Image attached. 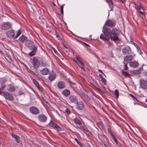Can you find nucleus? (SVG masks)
Instances as JSON below:
<instances>
[{
    "instance_id": "9d476101",
    "label": "nucleus",
    "mask_w": 147,
    "mask_h": 147,
    "mask_svg": "<svg viewBox=\"0 0 147 147\" xmlns=\"http://www.w3.org/2000/svg\"><path fill=\"white\" fill-rule=\"evenodd\" d=\"M3 95L6 99L12 101L13 100V97L12 95L7 92H3Z\"/></svg>"
},
{
    "instance_id": "79ce46f5",
    "label": "nucleus",
    "mask_w": 147,
    "mask_h": 147,
    "mask_svg": "<svg viewBox=\"0 0 147 147\" xmlns=\"http://www.w3.org/2000/svg\"><path fill=\"white\" fill-rule=\"evenodd\" d=\"M111 136H112V138L113 139V140H114L115 142V143H116L117 144V142H118L116 138H115V137L114 135H112Z\"/></svg>"
},
{
    "instance_id": "c756f323",
    "label": "nucleus",
    "mask_w": 147,
    "mask_h": 147,
    "mask_svg": "<svg viewBox=\"0 0 147 147\" xmlns=\"http://www.w3.org/2000/svg\"><path fill=\"white\" fill-rule=\"evenodd\" d=\"M32 71L36 76L38 73V70L35 67L33 68Z\"/></svg>"
},
{
    "instance_id": "f8f14e48",
    "label": "nucleus",
    "mask_w": 147,
    "mask_h": 147,
    "mask_svg": "<svg viewBox=\"0 0 147 147\" xmlns=\"http://www.w3.org/2000/svg\"><path fill=\"white\" fill-rule=\"evenodd\" d=\"M111 30L110 28L104 27L103 28L102 32L104 34L110 37Z\"/></svg>"
},
{
    "instance_id": "a19ab883",
    "label": "nucleus",
    "mask_w": 147,
    "mask_h": 147,
    "mask_svg": "<svg viewBox=\"0 0 147 147\" xmlns=\"http://www.w3.org/2000/svg\"><path fill=\"white\" fill-rule=\"evenodd\" d=\"M75 141L76 142L77 144L80 146L82 147L83 146V145H82V144L81 142H79L78 139L76 138H75Z\"/></svg>"
},
{
    "instance_id": "338daca9",
    "label": "nucleus",
    "mask_w": 147,
    "mask_h": 147,
    "mask_svg": "<svg viewBox=\"0 0 147 147\" xmlns=\"http://www.w3.org/2000/svg\"><path fill=\"white\" fill-rule=\"evenodd\" d=\"M63 46H64V47L65 48H67H67H67V47H66V46H65L64 45V44H63Z\"/></svg>"
},
{
    "instance_id": "ea45409f",
    "label": "nucleus",
    "mask_w": 147,
    "mask_h": 147,
    "mask_svg": "<svg viewBox=\"0 0 147 147\" xmlns=\"http://www.w3.org/2000/svg\"><path fill=\"white\" fill-rule=\"evenodd\" d=\"M80 42L81 44H82V45L87 48L89 47V45H88L87 44L84 42L81 41H80Z\"/></svg>"
},
{
    "instance_id": "8fccbe9b",
    "label": "nucleus",
    "mask_w": 147,
    "mask_h": 147,
    "mask_svg": "<svg viewBox=\"0 0 147 147\" xmlns=\"http://www.w3.org/2000/svg\"><path fill=\"white\" fill-rule=\"evenodd\" d=\"M52 49L54 51L55 53V54H57V55H58V54H59V53H58V52L56 51V50L53 47H52Z\"/></svg>"
},
{
    "instance_id": "72a5a7b5",
    "label": "nucleus",
    "mask_w": 147,
    "mask_h": 147,
    "mask_svg": "<svg viewBox=\"0 0 147 147\" xmlns=\"http://www.w3.org/2000/svg\"><path fill=\"white\" fill-rule=\"evenodd\" d=\"M7 81V80L5 78H0V83L1 84H4Z\"/></svg>"
},
{
    "instance_id": "e2e57ef3",
    "label": "nucleus",
    "mask_w": 147,
    "mask_h": 147,
    "mask_svg": "<svg viewBox=\"0 0 147 147\" xmlns=\"http://www.w3.org/2000/svg\"><path fill=\"white\" fill-rule=\"evenodd\" d=\"M119 1H121L122 2V3H123L124 1V0H119Z\"/></svg>"
},
{
    "instance_id": "b1692460",
    "label": "nucleus",
    "mask_w": 147,
    "mask_h": 147,
    "mask_svg": "<svg viewBox=\"0 0 147 147\" xmlns=\"http://www.w3.org/2000/svg\"><path fill=\"white\" fill-rule=\"evenodd\" d=\"M56 76L55 74H50L49 76V79L51 82L54 80Z\"/></svg>"
},
{
    "instance_id": "6e6d98bb",
    "label": "nucleus",
    "mask_w": 147,
    "mask_h": 147,
    "mask_svg": "<svg viewBox=\"0 0 147 147\" xmlns=\"http://www.w3.org/2000/svg\"><path fill=\"white\" fill-rule=\"evenodd\" d=\"M102 135H100V134H98V137L99 139L101 141H102V140L101 139V138L102 137Z\"/></svg>"
},
{
    "instance_id": "de8ad7c7",
    "label": "nucleus",
    "mask_w": 147,
    "mask_h": 147,
    "mask_svg": "<svg viewBox=\"0 0 147 147\" xmlns=\"http://www.w3.org/2000/svg\"><path fill=\"white\" fill-rule=\"evenodd\" d=\"M1 87L0 88V90H2L5 88V86L4 84H1Z\"/></svg>"
},
{
    "instance_id": "bf43d9fd",
    "label": "nucleus",
    "mask_w": 147,
    "mask_h": 147,
    "mask_svg": "<svg viewBox=\"0 0 147 147\" xmlns=\"http://www.w3.org/2000/svg\"><path fill=\"white\" fill-rule=\"evenodd\" d=\"M98 71L99 72L102 73V74L103 73V72H102V71L101 70H100V69L99 70H98Z\"/></svg>"
},
{
    "instance_id": "2eb2a0df",
    "label": "nucleus",
    "mask_w": 147,
    "mask_h": 147,
    "mask_svg": "<svg viewBox=\"0 0 147 147\" xmlns=\"http://www.w3.org/2000/svg\"><path fill=\"white\" fill-rule=\"evenodd\" d=\"M66 85L65 82L63 81H59L57 84V87L59 89H62L65 87Z\"/></svg>"
},
{
    "instance_id": "5fc2aeb1",
    "label": "nucleus",
    "mask_w": 147,
    "mask_h": 147,
    "mask_svg": "<svg viewBox=\"0 0 147 147\" xmlns=\"http://www.w3.org/2000/svg\"><path fill=\"white\" fill-rule=\"evenodd\" d=\"M132 44L136 47V48L139 47L138 45L134 42H132Z\"/></svg>"
},
{
    "instance_id": "393cba45",
    "label": "nucleus",
    "mask_w": 147,
    "mask_h": 147,
    "mask_svg": "<svg viewBox=\"0 0 147 147\" xmlns=\"http://www.w3.org/2000/svg\"><path fill=\"white\" fill-rule=\"evenodd\" d=\"M76 59L78 60V62L77 64L79 66V67H80V66H82V67H84V63L81 60H79L78 59V57H76Z\"/></svg>"
},
{
    "instance_id": "f257e3e1",
    "label": "nucleus",
    "mask_w": 147,
    "mask_h": 147,
    "mask_svg": "<svg viewBox=\"0 0 147 147\" xmlns=\"http://www.w3.org/2000/svg\"><path fill=\"white\" fill-rule=\"evenodd\" d=\"M25 45L27 48L32 50V51L29 54V55L30 56H34L36 53L37 49L33 42L30 40H28L25 42Z\"/></svg>"
},
{
    "instance_id": "7c9ffc66",
    "label": "nucleus",
    "mask_w": 147,
    "mask_h": 147,
    "mask_svg": "<svg viewBox=\"0 0 147 147\" xmlns=\"http://www.w3.org/2000/svg\"><path fill=\"white\" fill-rule=\"evenodd\" d=\"M122 75L125 77H129L130 75L128 73L124 71H122Z\"/></svg>"
},
{
    "instance_id": "dca6fc26",
    "label": "nucleus",
    "mask_w": 147,
    "mask_h": 147,
    "mask_svg": "<svg viewBox=\"0 0 147 147\" xmlns=\"http://www.w3.org/2000/svg\"><path fill=\"white\" fill-rule=\"evenodd\" d=\"M143 70V67H141L139 69H136V70L130 71V73L131 74H139L141 73L142 71Z\"/></svg>"
},
{
    "instance_id": "603ef678",
    "label": "nucleus",
    "mask_w": 147,
    "mask_h": 147,
    "mask_svg": "<svg viewBox=\"0 0 147 147\" xmlns=\"http://www.w3.org/2000/svg\"><path fill=\"white\" fill-rule=\"evenodd\" d=\"M130 95L133 98L134 100H136L137 102H138V101L137 100V99L133 95H132L131 94H130Z\"/></svg>"
},
{
    "instance_id": "473e14b6",
    "label": "nucleus",
    "mask_w": 147,
    "mask_h": 147,
    "mask_svg": "<svg viewBox=\"0 0 147 147\" xmlns=\"http://www.w3.org/2000/svg\"><path fill=\"white\" fill-rule=\"evenodd\" d=\"M37 77L38 78L39 80H41L42 81H44L45 78L42 77L38 73L36 75Z\"/></svg>"
},
{
    "instance_id": "37998d69",
    "label": "nucleus",
    "mask_w": 147,
    "mask_h": 147,
    "mask_svg": "<svg viewBox=\"0 0 147 147\" xmlns=\"http://www.w3.org/2000/svg\"><path fill=\"white\" fill-rule=\"evenodd\" d=\"M137 50L138 52H139V53L140 54L142 55V52L141 51L140 48L139 47H138L137 48Z\"/></svg>"
},
{
    "instance_id": "1a4fd4ad",
    "label": "nucleus",
    "mask_w": 147,
    "mask_h": 147,
    "mask_svg": "<svg viewBox=\"0 0 147 147\" xmlns=\"http://www.w3.org/2000/svg\"><path fill=\"white\" fill-rule=\"evenodd\" d=\"M76 107L79 110H82L85 107V105L83 102L80 101L76 103Z\"/></svg>"
},
{
    "instance_id": "c03bdc74",
    "label": "nucleus",
    "mask_w": 147,
    "mask_h": 147,
    "mask_svg": "<svg viewBox=\"0 0 147 147\" xmlns=\"http://www.w3.org/2000/svg\"><path fill=\"white\" fill-rule=\"evenodd\" d=\"M65 113H66L67 115H69L71 113V112L67 108L65 110Z\"/></svg>"
},
{
    "instance_id": "052dcab7",
    "label": "nucleus",
    "mask_w": 147,
    "mask_h": 147,
    "mask_svg": "<svg viewBox=\"0 0 147 147\" xmlns=\"http://www.w3.org/2000/svg\"><path fill=\"white\" fill-rule=\"evenodd\" d=\"M99 76L100 77V78H103V77H102V75H101V74H99Z\"/></svg>"
},
{
    "instance_id": "4d7b16f0",
    "label": "nucleus",
    "mask_w": 147,
    "mask_h": 147,
    "mask_svg": "<svg viewBox=\"0 0 147 147\" xmlns=\"http://www.w3.org/2000/svg\"><path fill=\"white\" fill-rule=\"evenodd\" d=\"M84 130L87 133H89V130L86 128H83Z\"/></svg>"
},
{
    "instance_id": "ddd939ff",
    "label": "nucleus",
    "mask_w": 147,
    "mask_h": 147,
    "mask_svg": "<svg viewBox=\"0 0 147 147\" xmlns=\"http://www.w3.org/2000/svg\"><path fill=\"white\" fill-rule=\"evenodd\" d=\"M140 87L143 89L145 90L147 88V82L143 80L140 81Z\"/></svg>"
},
{
    "instance_id": "49530a36",
    "label": "nucleus",
    "mask_w": 147,
    "mask_h": 147,
    "mask_svg": "<svg viewBox=\"0 0 147 147\" xmlns=\"http://www.w3.org/2000/svg\"><path fill=\"white\" fill-rule=\"evenodd\" d=\"M141 7V5H137L136 6V9H137L138 11H139L140 10Z\"/></svg>"
},
{
    "instance_id": "39448f33",
    "label": "nucleus",
    "mask_w": 147,
    "mask_h": 147,
    "mask_svg": "<svg viewBox=\"0 0 147 147\" xmlns=\"http://www.w3.org/2000/svg\"><path fill=\"white\" fill-rule=\"evenodd\" d=\"M68 99L70 103L75 104L78 101V99L77 97L73 94L70 95Z\"/></svg>"
},
{
    "instance_id": "58836bf2",
    "label": "nucleus",
    "mask_w": 147,
    "mask_h": 147,
    "mask_svg": "<svg viewBox=\"0 0 147 147\" xmlns=\"http://www.w3.org/2000/svg\"><path fill=\"white\" fill-rule=\"evenodd\" d=\"M65 5L64 4H63L62 5H61V6L60 8V11L61 13L63 15V6Z\"/></svg>"
},
{
    "instance_id": "3c124183",
    "label": "nucleus",
    "mask_w": 147,
    "mask_h": 147,
    "mask_svg": "<svg viewBox=\"0 0 147 147\" xmlns=\"http://www.w3.org/2000/svg\"><path fill=\"white\" fill-rule=\"evenodd\" d=\"M108 131L109 133H110V134L111 136L113 135L112 132L111 131V129L109 128H108Z\"/></svg>"
},
{
    "instance_id": "cd10ccee",
    "label": "nucleus",
    "mask_w": 147,
    "mask_h": 147,
    "mask_svg": "<svg viewBox=\"0 0 147 147\" xmlns=\"http://www.w3.org/2000/svg\"><path fill=\"white\" fill-rule=\"evenodd\" d=\"M56 124V123L53 122L52 120H51L50 121L49 123V126L52 127L53 128L55 126Z\"/></svg>"
},
{
    "instance_id": "4be33fe9",
    "label": "nucleus",
    "mask_w": 147,
    "mask_h": 147,
    "mask_svg": "<svg viewBox=\"0 0 147 147\" xmlns=\"http://www.w3.org/2000/svg\"><path fill=\"white\" fill-rule=\"evenodd\" d=\"M62 94L65 97L67 96L70 94V91L67 89H65L62 91Z\"/></svg>"
},
{
    "instance_id": "a18cd8bd",
    "label": "nucleus",
    "mask_w": 147,
    "mask_h": 147,
    "mask_svg": "<svg viewBox=\"0 0 147 147\" xmlns=\"http://www.w3.org/2000/svg\"><path fill=\"white\" fill-rule=\"evenodd\" d=\"M123 63L125 65V68H124V69L126 71L127 69H128V67H127V63H126L124 62H123Z\"/></svg>"
},
{
    "instance_id": "20e7f679",
    "label": "nucleus",
    "mask_w": 147,
    "mask_h": 147,
    "mask_svg": "<svg viewBox=\"0 0 147 147\" xmlns=\"http://www.w3.org/2000/svg\"><path fill=\"white\" fill-rule=\"evenodd\" d=\"M12 24L9 22H3L1 26V29L3 30L6 31L11 28Z\"/></svg>"
},
{
    "instance_id": "680f3d73",
    "label": "nucleus",
    "mask_w": 147,
    "mask_h": 147,
    "mask_svg": "<svg viewBox=\"0 0 147 147\" xmlns=\"http://www.w3.org/2000/svg\"><path fill=\"white\" fill-rule=\"evenodd\" d=\"M1 90H0V94H2V93L3 94V92H2L1 91Z\"/></svg>"
},
{
    "instance_id": "774afa93",
    "label": "nucleus",
    "mask_w": 147,
    "mask_h": 147,
    "mask_svg": "<svg viewBox=\"0 0 147 147\" xmlns=\"http://www.w3.org/2000/svg\"><path fill=\"white\" fill-rule=\"evenodd\" d=\"M86 147H91V146L90 145H88V146H86Z\"/></svg>"
},
{
    "instance_id": "864d4df0",
    "label": "nucleus",
    "mask_w": 147,
    "mask_h": 147,
    "mask_svg": "<svg viewBox=\"0 0 147 147\" xmlns=\"http://www.w3.org/2000/svg\"><path fill=\"white\" fill-rule=\"evenodd\" d=\"M91 85L92 86V87L93 88L98 90H100V89L99 88H98L97 87H96L92 83H91Z\"/></svg>"
},
{
    "instance_id": "f03ea898",
    "label": "nucleus",
    "mask_w": 147,
    "mask_h": 147,
    "mask_svg": "<svg viewBox=\"0 0 147 147\" xmlns=\"http://www.w3.org/2000/svg\"><path fill=\"white\" fill-rule=\"evenodd\" d=\"M119 30L117 28H113L111 30L110 38L111 40L117 42L120 41L119 38Z\"/></svg>"
},
{
    "instance_id": "f3484780",
    "label": "nucleus",
    "mask_w": 147,
    "mask_h": 147,
    "mask_svg": "<svg viewBox=\"0 0 147 147\" xmlns=\"http://www.w3.org/2000/svg\"><path fill=\"white\" fill-rule=\"evenodd\" d=\"M41 73L44 75H47L50 74V72L48 69L46 67L44 68L42 70H40Z\"/></svg>"
},
{
    "instance_id": "9b49d317",
    "label": "nucleus",
    "mask_w": 147,
    "mask_h": 147,
    "mask_svg": "<svg viewBox=\"0 0 147 147\" xmlns=\"http://www.w3.org/2000/svg\"><path fill=\"white\" fill-rule=\"evenodd\" d=\"M106 24L107 26L111 28L114 27L116 25L115 22L111 20H107Z\"/></svg>"
},
{
    "instance_id": "09e8293b",
    "label": "nucleus",
    "mask_w": 147,
    "mask_h": 147,
    "mask_svg": "<svg viewBox=\"0 0 147 147\" xmlns=\"http://www.w3.org/2000/svg\"><path fill=\"white\" fill-rule=\"evenodd\" d=\"M101 81L103 83H104V84H105L106 82V80L105 78H101Z\"/></svg>"
},
{
    "instance_id": "4c0bfd02",
    "label": "nucleus",
    "mask_w": 147,
    "mask_h": 147,
    "mask_svg": "<svg viewBox=\"0 0 147 147\" xmlns=\"http://www.w3.org/2000/svg\"><path fill=\"white\" fill-rule=\"evenodd\" d=\"M116 96V98H118L119 97V93L118 90L116 89L114 92Z\"/></svg>"
},
{
    "instance_id": "423d86ee",
    "label": "nucleus",
    "mask_w": 147,
    "mask_h": 147,
    "mask_svg": "<svg viewBox=\"0 0 147 147\" xmlns=\"http://www.w3.org/2000/svg\"><path fill=\"white\" fill-rule=\"evenodd\" d=\"M38 118L39 121L41 123L45 122L47 119V117L42 113L39 114L38 116Z\"/></svg>"
},
{
    "instance_id": "4468645a",
    "label": "nucleus",
    "mask_w": 147,
    "mask_h": 147,
    "mask_svg": "<svg viewBox=\"0 0 147 147\" xmlns=\"http://www.w3.org/2000/svg\"><path fill=\"white\" fill-rule=\"evenodd\" d=\"M6 34L8 38H11L14 37V31L13 30H10L6 33Z\"/></svg>"
},
{
    "instance_id": "e433bc0d",
    "label": "nucleus",
    "mask_w": 147,
    "mask_h": 147,
    "mask_svg": "<svg viewBox=\"0 0 147 147\" xmlns=\"http://www.w3.org/2000/svg\"><path fill=\"white\" fill-rule=\"evenodd\" d=\"M36 87H37L41 92H43V88L41 86L39 85H38Z\"/></svg>"
},
{
    "instance_id": "7ed1b4c3",
    "label": "nucleus",
    "mask_w": 147,
    "mask_h": 147,
    "mask_svg": "<svg viewBox=\"0 0 147 147\" xmlns=\"http://www.w3.org/2000/svg\"><path fill=\"white\" fill-rule=\"evenodd\" d=\"M122 53L123 55H127L129 54H132L133 53L131 47L128 46L127 45L123 48Z\"/></svg>"
},
{
    "instance_id": "13d9d810",
    "label": "nucleus",
    "mask_w": 147,
    "mask_h": 147,
    "mask_svg": "<svg viewBox=\"0 0 147 147\" xmlns=\"http://www.w3.org/2000/svg\"><path fill=\"white\" fill-rule=\"evenodd\" d=\"M60 58V59L63 60V58L62 56H61L59 54H58V55H57Z\"/></svg>"
},
{
    "instance_id": "f704fd0d",
    "label": "nucleus",
    "mask_w": 147,
    "mask_h": 147,
    "mask_svg": "<svg viewBox=\"0 0 147 147\" xmlns=\"http://www.w3.org/2000/svg\"><path fill=\"white\" fill-rule=\"evenodd\" d=\"M109 5L111 9L110 11H111L112 10V9L113 8V2L112 1L110 0V1H109Z\"/></svg>"
},
{
    "instance_id": "c85d7f7f",
    "label": "nucleus",
    "mask_w": 147,
    "mask_h": 147,
    "mask_svg": "<svg viewBox=\"0 0 147 147\" xmlns=\"http://www.w3.org/2000/svg\"><path fill=\"white\" fill-rule=\"evenodd\" d=\"M8 90L10 91L13 92L15 90V88L13 86L9 85V86L8 88Z\"/></svg>"
},
{
    "instance_id": "412c9836",
    "label": "nucleus",
    "mask_w": 147,
    "mask_h": 147,
    "mask_svg": "<svg viewBox=\"0 0 147 147\" xmlns=\"http://www.w3.org/2000/svg\"><path fill=\"white\" fill-rule=\"evenodd\" d=\"M11 135L12 137L14 138L18 143H19L20 141V137L17 135L13 134L12 133L11 134Z\"/></svg>"
},
{
    "instance_id": "2f4dec72",
    "label": "nucleus",
    "mask_w": 147,
    "mask_h": 147,
    "mask_svg": "<svg viewBox=\"0 0 147 147\" xmlns=\"http://www.w3.org/2000/svg\"><path fill=\"white\" fill-rule=\"evenodd\" d=\"M22 32L20 30H18L16 36H14V39H16L21 34Z\"/></svg>"
},
{
    "instance_id": "bb28decb",
    "label": "nucleus",
    "mask_w": 147,
    "mask_h": 147,
    "mask_svg": "<svg viewBox=\"0 0 147 147\" xmlns=\"http://www.w3.org/2000/svg\"><path fill=\"white\" fill-rule=\"evenodd\" d=\"M53 129H56L57 131H59L62 130L61 128L57 124L55 126Z\"/></svg>"
},
{
    "instance_id": "0e129e2a",
    "label": "nucleus",
    "mask_w": 147,
    "mask_h": 147,
    "mask_svg": "<svg viewBox=\"0 0 147 147\" xmlns=\"http://www.w3.org/2000/svg\"><path fill=\"white\" fill-rule=\"evenodd\" d=\"M139 13H140L142 15H144V13H142L141 11H139Z\"/></svg>"
},
{
    "instance_id": "6ab92c4d",
    "label": "nucleus",
    "mask_w": 147,
    "mask_h": 147,
    "mask_svg": "<svg viewBox=\"0 0 147 147\" xmlns=\"http://www.w3.org/2000/svg\"><path fill=\"white\" fill-rule=\"evenodd\" d=\"M33 62L34 65L36 67H38L40 64V62L39 60L36 57H34L33 58Z\"/></svg>"
},
{
    "instance_id": "5701e85b",
    "label": "nucleus",
    "mask_w": 147,
    "mask_h": 147,
    "mask_svg": "<svg viewBox=\"0 0 147 147\" xmlns=\"http://www.w3.org/2000/svg\"><path fill=\"white\" fill-rule=\"evenodd\" d=\"M27 37L25 36L22 35L19 38V40L22 43L25 42L26 40H27Z\"/></svg>"
},
{
    "instance_id": "6e6552de",
    "label": "nucleus",
    "mask_w": 147,
    "mask_h": 147,
    "mask_svg": "<svg viewBox=\"0 0 147 147\" xmlns=\"http://www.w3.org/2000/svg\"><path fill=\"white\" fill-rule=\"evenodd\" d=\"M135 55H133L132 54L127 55L124 56L123 57L124 62L127 63H128V61L131 60L133 59Z\"/></svg>"
},
{
    "instance_id": "69168bd1",
    "label": "nucleus",
    "mask_w": 147,
    "mask_h": 147,
    "mask_svg": "<svg viewBox=\"0 0 147 147\" xmlns=\"http://www.w3.org/2000/svg\"><path fill=\"white\" fill-rule=\"evenodd\" d=\"M73 60L76 63H77L78 62L77 61H76L75 59H74Z\"/></svg>"
},
{
    "instance_id": "0eeeda50",
    "label": "nucleus",
    "mask_w": 147,
    "mask_h": 147,
    "mask_svg": "<svg viewBox=\"0 0 147 147\" xmlns=\"http://www.w3.org/2000/svg\"><path fill=\"white\" fill-rule=\"evenodd\" d=\"M29 110L30 113L33 114L37 115L39 113V110L35 107H30L29 108Z\"/></svg>"
},
{
    "instance_id": "a878e982",
    "label": "nucleus",
    "mask_w": 147,
    "mask_h": 147,
    "mask_svg": "<svg viewBox=\"0 0 147 147\" xmlns=\"http://www.w3.org/2000/svg\"><path fill=\"white\" fill-rule=\"evenodd\" d=\"M74 120L75 123L78 125H81L82 124V122L78 118L76 117L74 118Z\"/></svg>"
},
{
    "instance_id": "c9c22d12",
    "label": "nucleus",
    "mask_w": 147,
    "mask_h": 147,
    "mask_svg": "<svg viewBox=\"0 0 147 147\" xmlns=\"http://www.w3.org/2000/svg\"><path fill=\"white\" fill-rule=\"evenodd\" d=\"M32 81L34 84L35 85L36 87L38 86V85H39V83L35 79H33L32 80Z\"/></svg>"
},
{
    "instance_id": "a211bd4d",
    "label": "nucleus",
    "mask_w": 147,
    "mask_h": 147,
    "mask_svg": "<svg viewBox=\"0 0 147 147\" xmlns=\"http://www.w3.org/2000/svg\"><path fill=\"white\" fill-rule=\"evenodd\" d=\"M108 36V35L104 34H102L100 36V38L105 41H108L109 39V38Z\"/></svg>"
},
{
    "instance_id": "aec40b11",
    "label": "nucleus",
    "mask_w": 147,
    "mask_h": 147,
    "mask_svg": "<svg viewBox=\"0 0 147 147\" xmlns=\"http://www.w3.org/2000/svg\"><path fill=\"white\" fill-rule=\"evenodd\" d=\"M138 63L136 61H132L129 63V65L132 67L135 68L137 67L138 66Z\"/></svg>"
}]
</instances>
